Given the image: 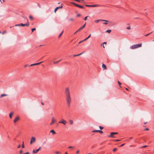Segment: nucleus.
Here are the masks:
<instances>
[{"label":"nucleus","instance_id":"f257e3e1","mask_svg":"<svg viewBox=\"0 0 154 154\" xmlns=\"http://www.w3.org/2000/svg\"><path fill=\"white\" fill-rule=\"evenodd\" d=\"M65 93L66 96V103L68 106L69 107L71 102V99L70 94V91L68 87L65 88Z\"/></svg>","mask_w":154,"mask_h":154},{"label":"nucleus","instance_id":"f03ea898","mask_svg":"<svg viewBox=\"0 0 154 154\" xmlns=\"http://www.w3.org/2000/svg\"><path fill=\"white\" fill-rule=\"evenodd\" d=\"M142 46L141 44L133 45L131 46L130 48L131 49H134L138 48L141 47Z\"/></svg>","mask_w":154,"mask_h":154},{"label":"nucleus","instance_id":"7ed1b4c3","mask_svg":"<svg viewBox=\"0 0 154 154\" xmlns=\"http://www.w3.org/2000/svg\"><path fill=\"white\" fill-rule=\"evenodd\" d=\"M71 3L73 5H75V6L77 7H78V8H84V7L83 6H82L80 5H79L78 4H77L75 3H74L73 2H71Z\"/></svg>","mask_w":154,"mask_h":154},{"label":"nucleus","instance_id":"20e7f679","mask_svg":"<svg viewBox=\"0 0 154 154\" xmlns=\"http://www.w3.org/2000/svg\"><path fill=\"white\" fill-rule=\"evenodd\" d=\"M85 6L87 7H95L99 6L100 5H86Z\"/></svg>","mask_w":154,"mask_h":154},{"label":"nucleus","instance_id":"39448f33","mask_svg":"<svg viewBox=\"0 0 154 154\" xmlns=\"http://www.w3.org/2000/svg\"><path fill=\"white\" fill-rule=\"evenodd\" d=\"M118 134L117 132H111L110 134V135L109 136V137H112L113 138H115V137H114L113 135L114 134Z\"/></svg>","mask_w":154,"mask_h":154},{"label":"nucleus","instance_id":"423d86ee","mask_svg":"<svg viewBox=\"0 0 154 154\" xmlns=\"http://www.w3.org/2000/svg\"><path fill=\"white\" fill-rule=\"evenodd\" d=\"M35 140V138L34 137H32L30 142V143L32 144V143L34 142Z\"/></svg>","mask_w":154,"mask_h":154},{"label":"nucleus","instance_id":"0eeeda50","mask_svg":"<svg viewBox=\"0 0 154 154\" xmlns=\"http://www.w3.org/2000/svg\"><path fill=\"white\" fill-rule=\"evenodd\" d=\"M106 21V22H108V21L104 20H102V19H99V20H97L95 21V22L96 23H98L99 21Z\"/></svg>","mask_w":154,"mask_h":154},{"label":"nucleus","instance_id":"6e6552de","mask_svg":"<svg viewBox=\"0 0 154 154\" xmlns=\"http://www.w3.org/2000/svg\"><path fill=\"white\" fill-rule=\"evenodd\" d=\"M66 121L64 119H62L59 122V123H62L64 125H65L66 124Z\"/></svg>","mask_w":154,"mask_h":154},{"label":"nucleus","instance_id":"1a4fd4ad","mask_svg":"<svg viewBox=\"0 0 154 154\" xmlns=\"http://www.w3.org/2000/svg\"><path fill=\"white\" fill-rule=\"evenodd\" d=\"M41 147H40L38 149L36 150H33L32 151V153L34 154H35L37 153L41 149Z\"/></svg>","mask_w":154,"mask_h":154},{"label":"nucleus","instance_id":"9d476101","mask_svg":"<svg viewBox=\"0 0 154 154\" xmlns=\"http://www.w3.org/2000/svg\"><path fill=\"white\" fill-rule=\"evenodd\" d=\"M86 24V23H85V24L81 27H80L78 30V31H80L83 28H84Z\"/></svg>","mask_w":154,"mask_h":154},{"label":"nucleus","instance_id":"9b49d317","mask_svg":"<svg viewBox=\"0 0 154 154\" xmlns=\"http://www.w3.org/2000/svg\"><path fill=\"white\" fill-rule=\"evenodd\" d=\"M29 25V24L28 22H27L26 24L20 23V26H28Z\"/></svg>","mask_w":154,"mask_h":154},{"label":"nucleus","instance_id":"f8f14e48","mask_svg":"<svg viewBox=\"0 0 154 154\" xmlns=\"http://www.w3.org/2000/svg\"><path fill=\"white\" fill-rule=\"evenodd\" d=\"M56 121V119H54L53 118H52V122H51V123L50 124V125H52Z\"/></svg>","mask_w":154,"mask_h":154},{"label":"nucleus","instance_id":"ddd939ff","mask_svg":"<svg viewBox=\"0 0 154 154\" xmlns=\"http://www.w3.org/2000/svg\"><path fill=\"white\" fill-rule=\"evenodd\" d=\"M93 132H98L100 133H103V132L101 130H95L92 131Z\"/></svg>","mask_w":154,"mask_h":154},{"label":"nucleus","instance_id":"4468645a","mask_svg":"<svg viewBox=\"0 0 154 154\" xmlns=\"http://www.w3.org/2000/svg\"><path fill=\"white\" fill-rule=\"evenodd\" d=\"M62 7H63V6H62V5H61V6H60V7H57V8H55V9L54 10V12L55 13L58 9H59L61 8H62Z\"/></svg>","mask_w":154,"mask_h":154},{"label":"nucleus","instance_id":"2eb2a0df","mask_svg":"<svg viewBox=\"0 0 154 154\" xmlns=\"http://www.w3.org/2000/svg\"><path fill=\"white\" fill-rule=\"evenodd\" d=\"M20 119V117L17 116V117L14 119V122H17Z\"/></svg>","mask_w":154,"mask_h":154},{"label":"nucleus","instance_id":"dca6fc26","mask_svg":"<svg viewBox=\"0 0 154 154\" xmlns=\"http://www.w3.org/2000/svg\"><path fill=\"white\" fill-rule=\"evenodd\" d=\"M50 132L52 133L53 134H56V132L53 130H51L50 131Z\"/></svg>","mask_w":154,"mask_h":154},{"label":"nucleus","instance_id":"f3484780","mask_svg":"<svg viewBox=\"0 0 154 154\" xmlns=\"http://www.w3.org/2000/svg\"><path fill=\"white\" fill-rule=\"evenodd\" d=\"M42 62H43V61H41V62H39V63H34V66H35V65H39L41 63H42Z\"/></svg>","mask_w":154,"mask_h":154},{"label":"nucleus","instance_id":"a211bd4d","mask_svg":"<svg viewBox=\"0 0 154 154\" xmlns=\"http://www.w3.org/2000/svg\"><path fill=\"white\" fill-rule=\"evenodd\" d=\"M91 36V34H90L87 37V38H86L84 40H83V41H85L87 40L88 38H89Z\"/></svg>","mask_w":154,"mask_h":154},{"label":"nucleus","instance_id":"6ab92c4d","mask_svg":"<svg viewBox=\"0 0 154 154\" xmlns=\"http://www.w3.org/2000/svg\"><path fill=\"white\" fill-rule=\"evenodd\" d=\"M102 67L105 69H106V66L104 64H102Z\"/></svg>","mask_w":154,"mask_h":154},{"label":"nucleus","instance_id":"aec40b11","mask_svg":"<svg viewBox=\"0 0 154 154\" xmlns=\"http://www.w3.org/2000/svg\"><path fill=\"white\" fill-rule=\"evenodd\" d=\"M61 61V60H60L57 61H54V64H57L59 62Z\"/></svg>","mask_w":154,"mask_h":154},{"label":"nucleus","instance_id":"412c9836","mask_svg":"<svg viewBox=\"0 0 154 154\" xmlns=\"http://www.w3.org/2000/svg\"><path fill=\"white\" fill-rule=\"evenodd\" d=\"M55 153L56 154H61V152H60L58 151H56L55 152Z\"/></svg>","mask_w":154,"mask_h":154},{"label":"nucleus","instance_id":"4be33fe9","mask_svg":"<svg viewBox=\"0 0 154 154\" xmlns=\"http://www.w3.org/2000/svg\"><path fill=\"white\" fill-rule=\"evenodd\" d=\"M7 96V95L6 94H2L1 95V97H4V96Z\"/></svg>","mask_w":154,"mask_h":154},{"label":"nucleus","instance_id":"5701e85b","mask_svg":"<svg viewBox=\"0 0 154 154\" xmlns=\"http://www.w3.org/2000/svg\"><path fill=\"white\" fill-rule=\"evenodd\" d=\"M63 31H62V32L58 36V38H60V36H61V35H62V34L63 33Z\"/></svg>","mask_w":154,"mask_h":154},{"label":"nucleus","instance_id":"b1692460","mask_svg":"<svg viewBox=\"0 0 154 154\" xmlns=\"http://www.w3.org/2000/svg\"><path fill=\"white\" fill-rule=\"evenodd\" d=\"M118 84H119V86L120 87V88H122V86H121V84L120 83V82L119 81H118Z\"/></svg>","mask_w":154,"mask_h":154},{"label":"nucleus","instance_id":"393cba45","mask_svg":"<svg viewBox=\"0 0 154 154\" xmlns=\"http://www.w3.org/2000/svg\"><path fill=\"white\" fill-rule=\"evenodd\" d=\"M83 53H81L80 54H77V55H73V57H76V56H79V55H81Z\"/></svg>","mask_w":154,"mask_h":154},{"label":"nucleus","instance_id":"a878e982","mask_svg":"<svg viewBox=\"0 0 154 154\" xmlns=\"http://www.w3.org/2000/svg\"><path fill=\"white\" fill-rule=\"evenodd\" d=\"M69 123L70 124H72L73 123V122L72 120H69Z\"/></svg>","mask_w":154,"mask_h":154},{"label":"nucleus","instance_id":"bb28decb","mask_svg":"<svg viewBox=\"0 0 154 154\" xmlns=\"http://www.w3.org/2000/svg\"><path fill=\"white\" fill-rule=\"evenodd\" d=\"M111 32V30L109 29L108 30L106 31V32H108V33H110Z\"/></svg>","mask_w":154,"mask_h":154},{"label":"nucleus","instance_id":"cd10ccee","mask_svg":"<svg viewBox=\"0 0 154 154\" xmlns=\"http://www.w3.org/2000/svg\"><path fill=\"white\" fill-rule=\"evenodd\" d=\"M29 18H30V20H32L33 18V17L31 15H30L29 16Z\"/></svg>","mask_w":154,"mask_h":154},{"label":"nucleus","instance_id":"c85d7f7f","mask_svg":"<svg viewBox=\"0 0 154 154\" xmlns=\"http://www.w3.org/2000/svg\"><path fill=\"white\" fill-rule=\"evenodd\" d=\"M22 147L23 148H24V143H23V144L22 145Z\"/></svg>","mask_w":154,"mask_h":154},{"label":"nucleus","instance_id":"c756f323","mask_svg":"<svg viewBox=\"0 0 154 154\" xmlns=\"http://www.w3.org/2000/svg\"><path fill=\"white\" fill-rule=\"evenodd\" d=\"M74 19L73 18H70V19H69V20L70 21H73V20Z\"/></svg>","mask_w":154,"mask_h":154},{"label":"nucleus","instance_id":"7c9ffc66","mask_svg":"<svg viewBox=\"0 0 154 154\" xmlns=\"http://www.w3.org/2000/svg\"><path fill=\"white\" fill-rule=\"evenodd\" d=\"M36 29L35 28H32V32H33Z\"/></svg>","mask_w":154,"mask_h":154},{"label":"nucleus","instance_id":"2f4dec72","mask_svg":"<svg viewBox=\"0 0 154 154\" xmlns=\"http://www.w3.org/2000/svg\"><path fill=\"white\" fill-rule=\"evenodd\" d=\"M13 115V112H11L9 113V116H12Z\"/></svg>","mask_w":154,"mask_h":154},{"label":"nucleus","instance_id":"473e14b6","mask_svg":"<svg viewBox=\"0 0 154 154\" xmlns=\"http://www.w3.org/2000/svg\"><path fill=\"white\" fill-rule=\"evenodd\" d=\"M88 17V16H87L85 17L84 18V20H87V17Z\"/></svg>","mask_w":154,"mask_h":154},{"label":"nucleus","instance_id":"72a5a7b5","mask_svg":"<svg viewBox=\"0 0 154 154\" xmlns=\"http://www.w3.org/2000/svg\"><path fill=\"white\" fill-rule=\"evenodd\" d=\"M152 32H151V33H149V34H146L145 35V36H148V35H149V34H150L151 33H152Z\"/></svg>","mask_w":154,"mask_h":154},{"label":"nucleus","instance_id":"f704fd0d","mask_svg":"<svg viewBox=\"0 0 154 154\" xmlns=\"http://www.w3.org/2000/svg\"><path fill=\"white\" fill-rule=\"evenodd\" d=\"M15 26H20V24H16V25H15Z\"/></svg>","mask_w":154,"mask_h":154},{"label":"nucleus","instance_id":"c9c22d12","mask_svg":"<svg viewBox=\"0 0 154 154\" xmlns=\"http://www.w3.org/2000/svg\"><path fill=\"white\" fill-rule=\"evenodd\" d=\"M6 32V31H4L2 32V34H4Z\"/></svg>","mask_w":154,"mask_h":154},{"label":"nucleus","instance_id":"e433bc0d","mask_svg":"<svg viewBox=\"0 0 154 154\" xmlns=\"http://www.w3.org/2000/svg\"><path fill=\"white\" fill-rule=\"evenodd\" d=\"M81 16V14H78L76 16L77 17H79Z\"/></svg>","mask_w":154,"mask_h":154},{"label":"nucleus","instance_id":"4c0bfd02","mask_svg":"<svg viewBox=\"0 0 154 154\" xmlns=\"http://www.w3.org/2000/svg\"><path fill=\"white\" fill-rule=\"evenodd\" d=\"M117 148H115L113 149V152H115V151H116L117 150Z\"/></svg>","mask_w":154,"mask_h":154},{"label":"nucleus","instance_id":"58836bf2","mask_svg":"<svg viewBox=\"0 0 154 154\" xmlns=\"http://www.w3.org/2000/svg\"><path fill=\"white\" fill-rule=\"evenodd\" d=\"M124 144H124V143L122 144L121 145H120V146H119V147H122V146H123L124 145Z\"/></svg>","mask_w":154,"mask_h":154},{"label":"nucleus","instance_id":"ea45409f","mask_svg":"<svg viewBox=\"0 0 154 154\" xmlns=\"http://www.w3.org/2000/svg\"><path fill=\"white\" fill-rule=\"evenodd\" d=\"M99 128L101 129V130H102V129L103 128V127H102L101 126H100L99 127Z\"/></svg>","mask_w":154,"mask_h":154},{"label":"nucleus","instance_id":"a19ab883","mask_svg":"<svg viewBox=\"0 0 154 154\" xmlns=\"http://www.w3.org/2000/svg\"><path fill=\"white\" fill-rule=\"evenodd\" d=\"M127 29H131V27L130 26L128 27L127 28Z\"/></svg>","mask_w":154,"mask_h":154},{"label":"nucleus","instance_id":"79ce46f5","mask_svg":"<svg viewBox=\"0 0 154 154\" xmlns=\"http://www.w3.org/2000/svg\"><path fill=\"white\" fill-rule=\"evenodd\" d=\"M23 152V151L22 150H20V154H21Z\"/></svg>","mask_w":154,"mask_h":154},{"label":"nucleus","instance_id":"37998d69","mask_svg":"<svg viewBox=\"0 0 154 154\" xmlns=\"http://www.w3.org/2000/svg\"><path fill=\"white\" fill-rule=\"evenodd\" d=\"M73 147H74L72 146H69L68 147V148H73Z\"/></svg>","mask_w":154,"mask_h":154},{"label":"nucleus","instance_id":"c03bdc74","mask_svg":"<svg viewBox=\"0 0 154 154\" xmlns=\"http://www.w3.org/2000/svg\"><path fill=\"white\" fill-rule=\"evenodd\" d=\"M144 130L145 131H148L149 130V129L148 128H146L144 129Z\"/></svg>","mask_w":154,"mask_h":154},{"label":"nucleus","instance_id":"a18cd8bd","mask_svg":"<svg viewBox=\"0 0 154 154\" xmlns=\"http://www.w3.org/2000/svg\"><path fill=\"white\" fill-rule=\"evenodd\" d=\"M75 1H76L77 2H80L81 1H80V0H75Z\"/></svg>","mask_w":154,"mask_h":154},{"label":"nucleus","instance_id":"49530a36","mask_svg":"<svg viewBox=\"0 0 154 154\" xmlns=\"http://www.w3.org/2000/svg\"><path fill=\"white\" fill-rule=\"evenodd\" d=\"M79 150H78V151H76V154H78V153H79Z\"/></svg>","mask_w":154,"mask_h":154},{"label":"nucleus","instance_id":"de8ad7c7","mask_svg":"<svg viewBox=\"0 0 154 154\" xmlns=\"http://www.w3.org/2000/svg\"><path fill=\"white\" fill-rule=\"evenodd\" d=\"M84 41H83V40H82V41H80V42H79V44H80V43H81V42H83Z\"/></svg>","mask_w":154,"mask_h":154},{"label":"nucleus","instance_id":"09e8293b","mask_svg":"<svg viewBox=\"0 0 154 154\" xmlns=\"http://www.w3.org/2000/svg\"><path fill=\"white\" fill-rule=\"evenodd\" d=\"M120 140H115V141H116V142H117V141H119Z\"/></svg>","mask_w":154,"mask_h":154},{"label":"nucleus","instance_id":"8fccbe9b","mask_svg":"<svg viewBox=\"0 0 154 154\" xmlns=\"http://www.w3.org/2000/svg\"><path fill=\"white\" fill-rule=\"evenodd\" d=\"M79 31H78V30L77 31H76L74 33V34H76L77 32H79Z\"/></svg>","mask_w":154,"mask_h":154},{"label":"nucleus","instance_id":"3c124183","mask_svg":"<svg viewBox=\"0 0 154 154\" xmlns=\"http://www.w3.org/2000/svg\"><path fill=\"white\" fill-rule=\"evenodd\" d=\"M3 1V2H4V0H0V2H1V3H2V1Z\"/></svg>","mask_w":154,"mask_h":154},{"label":"nucleus","instance_id":"603ef678","mask_svg":"<svg viewBox=\"0 0 154 154\" xmlns=\"http://www.w3.org/2000/svg\"><path fill=\"white\" fill-rule=\"evenodd\" d=\"M20 146H21L20 145H19L18 146H17V148H20Z\"/></svg>","mask_w":154,"mask_h":154},{"label":"nucleus","instance_id":"864d4df0","mask_svg":"<svg viewBox=\"0 0 154 154\" xmlns=\"http://www.w3.org/2000/svg\"><path fill=\"white\" fill-rule=\"evenodd\" d=\"M147 146H142L141 147L142 148H144V147H146Z\"/></svg>","mask_w":154,"mask_h":154},{"label":"nucleus","instance_id":"5fc2aeb1","mask_svg":"<svg viewBox=\"0 0 154 154\" xmlns=\"http://www.w3.org/2000/svg\"><path fill=\"white\" fill-rule=\"evenodd\" d=\"M103 23L105 25H107L108 24V23L107 22H104Z\"/></svg>","mask_w":154,"mask_h":154},{"label":"nucleus","instance_id":"6e6d98bb","mask_svg":"<svg viewBox=\"0 0 154 154\" xmlns=\"http://www.w3.org/2000/svg\"><path fill=\"white\" fill-rule=\"evenodd\" d=\"M106 42H104L103 44H102V45L103 44H106Z\"/></svg>","mask_w":154,"mask_h":154},{"label":"nucleus","instance_id":"4d7b16f0","mask_svg":"<svg viewBox=\"0 0 154 154\" xmlns=\"http://www.w3.org/2000/svg\"><path fill=\"white\" fill-rule=\"evenodd\" d=\"M34 66V64H31L30 65V66Z\"/></svg>","mask_w":154,"mask_h":154},{"label":"nucleus","instance_id":"13d9d810","mask_svg":"<svg viewBox=\"0 0 154 154\" xmlns=\"http://www.w3.org/2000/svg\"><path fill=\"white\" fill-rule=\"evenodd\" d=\"M64 154H68L67 152H66Z\"/></svg>","mask_w":154,"mask_h":154},{"label":"nucleus","instance_id":"bf43d9fd","mask_svg":"<svg viewBox=\"0 0 154 154\" xmlns=\"http://www.w3.org/2000/svg\"><path fill=\"white\" fill-rule=\"evenodd\" d=\"M125 89L127 91L128 90V89L127 88H125Z\"/></svg>","mask_w":154,"mask_h":154},{"label":"nucleus","instance_id":"052dcab7","mask_svg":"<svg viewBox=\"0 0 154 154\" xmlns=\"http://www.w3.org/2000/svg\"><path fill=\"white\" fill-rule=\"evenodd\" d=\"M126 141L128 142L129 141V140H126Z\"/></svg>","mask_w":154,"mask_h":154},{"label":"nucleus","instance_id":"680f3d73","mask_svg":"<svg viewBox=\"0 0 154 154\" xmlns=\"http://www.w3.org/2000/svg\"><path fill=\"white\" fill-rule=\"evenodd\" d=\"M42 105H44V103H43L42 102Z\"/></svg>","mask_w":154,"mask_h":154},{"label":"nucleus","instance_id":"e2e57ef3","mask_svg":"<svg viewBox=\"0 0 154 154\" xmlns=\"http://www.w3.org/2000/svg\"><path fill=\"white\" fill-rule=\"evenodd\" d=\"M10 116V118L11 119L12 118V116Z\"/></svg>","mask_w":154,"mask_h":154},{"label":"nucleus","instance_id":"0e129e2a","mask_svg":"<svg viewBox=\"0 0 154 154\" xmlns=\"http://www.w3.org/2000/svg\"><path fill=\"white\" fill-rule=\"evenodd\" d=\"M27 66V65H25V66H24V67H26Z\"/></svg>","mask_w":154,"mask_h":154},{"label":"nucleus","instance_id":"69168bd1","mask_svg":"<svg viewBox=\"0 0 154 154\" xmlns=\"http://www.w3.org/2000/svg\"><path fill=\"white\" fill-rule=\"evenodd\" d=\"M146 122H144V123L145 124H146Z\"/></svg>","mask_w":154,"mask_h":154},{"label":"nucleus","instance_id":"338daca9","mask_svg":"<svg viewBox=\"0 0 154 154\" xmlns=\"http://www.w3.org/2000/svg\"><path fill=\"white\" fill-rule=\"evenodd\" d=\"M132 137H130L129 138H130V139H132Z\"/></svg>","mask_w":154,"mask_h":154},{"label":"nucleus","instance_id":"774afa93","mask_svg":"<svg viewBox=\"0 0 154 154\" xmlns=\"http://www.w3.org/2000/svg\"><path fill=\"white\" fill-rule=\"evenodd\" d=\"M103 48H105V47H104V45H103Z\"/></svg>","mask_w":154,"mask_h":154}]
</instances>
